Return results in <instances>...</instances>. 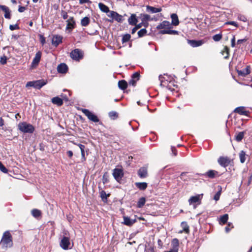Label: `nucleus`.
<instances>
[{"label": "nucleus", "instance_id": "1", "mask_svg": "<svg viewBox=\"0 0 252 252\" xmlns=\"http://www.w3.org/2000/svg\"><path fill=\"white\" fill-rule=\"evenodd\" d=\"M12 237L9 231H5L2 235L0 245L2 248H11L13 246Z\"/></svg>", "mask_w": 252, "mask_h": 252}, {"label": "nucleus", "instance_id": "2", "mask_svg": "<svg viewBox=\"0 0 252 252\" xmlns=\"http://www.w3.org/2000/svg\"><path fill=\"white\" fill-rule=\"evenodd\" d=\"M18 127L20 131L25 133H32L35 130L34 127L32 124L26 122H20L18 125Z\"/></svg>", "mask_w": 252, "mask_h": 252}, {"label": "nucleus", "instance_id": "3", "mask_svg": "<svg viewBox=\"0 0 252 252\" xmlns=\"http://www.w3.org/2000/svg\"><path fill=\"white\" fill-rule=\"evenodd\" d=\"M47 83V80L43 79L28 82L26 85L27 88L32 87L36 89H40Z\"/></svg>", "mask_w": 252, "mask_h": 252}, {"label": "nucleus", "instance_id": "4", "mask_svg": "<svg viewBox=\"0 0 252 252\" xmlns=\"http://www.w3.org/2000/svg\"><path fill=\"white\" fill-rule=\"evenodd\" d=\"M70 57L74 61L79 62L84 57V52L80 49H75L70 52Z\"/></svg>", "mask_w": 252, "mask_h": 252}, {"label": "nucleus", "instance_id": "5", "mask_svg": "<svg viewBox=\"0 0 252 252\" xmlns=\"http://www.w3.org/2000/svg\"><path fill=\"white\" fill-rule=\"evenodd\" d=\"M218 162L221 166L225 168L233 163V160L228 157L221 156L218 159Z\"/></svg>", "mask_w": 252, "mask_h": 252}, {"label": "nucleus", "instance_id": "6", "mask_svg": "<svg viewBox=\"0 0 252 252\" xmlns=\"http://www.w3.org/2000/svg\"><path fill=\"white\" fill-rule=\"evenodd\" d=\"M82 112L90 121L97 123L99 121L97 116L87 109H82Z\"/></svg>", "mask_w": 252, "mask_h": 252}, {"label": "nucleus", "instance_id": "7", "mask_svg": "<svg viewBox=\"0 0 252 252\" xmlns=\"http://www.w3.org/2000/svg\"><path fill=\"white\" fill-rule=\"evenodd\" d=\"M113 176L117 182H120L124 176V173L123 169L115 168L113 170Z\"/></svg>", "mask_w": 252, "mask_h": 252}, {"label": "nucleus", "instance_id": "8", "mask_svg": "<svg viewBox=\"0 0 252 252\" xmlns=\"http://www.w3.org/2000/svg\"><path fill=\"white\" fill-rule=\"evenodd\" d=\"M202 196L203 194H201L191 196L189 199V204H193L194 205V207L195 208V203H197V205H199L201 204Z\"/></svg>", "mask_w": 252, "mask_h": 252}, {"label": "nucleus", "instance_id": "9", "mask_svg": "<svg viewBox=\"0 0 252 252\" xmlns=\"http://www.w3.org/2000/svg\"><path fill=\"white\" fill-rule=\"evenodd\" d=\"M70 245V238L67 236H63L60 243V247L63 250H66L69 249Z\"/></svg>", "mask_w": 252, "mask_h": 252}, {"label": "nucleus", "instance_id": "10", "mask_svg": "<svg viewBox=\"0 0 252 252\" xmlns=\"http://www.w3.org/2000/svg\"><path fill=\"white\" fill-rule=\"evenodd\" d=\"M140 73L139 72H135L131 77L130 79L128 81V85L133 87H135L137 82L140 79Z\"/></svg>", "mask_w": 252, "mask_h": 252}, {"label": "nucleus", "instance_id": "11", "mask_svg": "<svg viewBox=\"0 0 252 252\" xmlns=\"http://www.w3.org/2000/svg\"><path fill=\"white\" fill-rule=\"evenodd\" d=\"M63 36L58 34H54L51 38L52 44L55 47H57L62 42Z\"/></svg>", "mask_w": 252, "mask_h": 252}, {"label": "nucleus", "instance_id": "12", "mask_svg": "<svg viewBox=\"0 0 252 252\" xmlns=\"http://www.w3.org/2000/svg\"><path fill=\"white\" fill-rule=\"evenodd\" d=\"M108 16L111 17L113 19H114L118 22L121 23L124 20L123 16L120 15L119 13L114 11H111L110 13L108 14Z\"/></svg>", "mask_w": 252, "mask_h": 252}, {"label": "nucleus", "instance_id": "13", "mask_svg": "<svg viewBox=\"0 0 252 252\" xmlns=\"http://www.w3.org/2000/svg\"><path fill=\"white\" fill-rule=\"evenodd\" d=\"M67 25L66 27V30L71 32L75 27V21L73 17H69L66 21Z\"/></svg>", "mask_w": 252, "mask_h": 252}, {"label": "nucleus", "instance_id": "14", "mask_svg": "<svg viewBox=\"0 0 252 252\" xmlns=\"http://www.w3.org/2000/svg\"><path fill=\"white\" fill-rule=\"evenodd\" d=\"M220 174L219 172L215 170H209L208 171L203 174L204 177L210 179H214L216 177H219Z\"/></svg>", "mask_w": 252, "mask_h": 252}, {"label": "nucleus", "instance_id": "15", "mask_svg": "<svg viewBox=\"0 0 252 252\" xmlns=\"http://www.w3.org/2000/svg\"><path fill=\"white\" fill-rule=\"evenodd\" d=\"M236 70L237 71V72L238 73V75L243 77L245 76L246 75L250 74L251 72L250 66H247L243 69H239V66H237L236 67Z\"/></svg>", "mask_w": 252, "mask_h": 252}, {"label": "nucleus", "instance_id": "16", "mask_svg": "<svg viewBox=\"0 0 252 252\" xmlns=\"http://www.w3.org/2000/svg\"><path fill=\"white\" fill-rule=\"evenodd\" d=\"M188 43L192 47H197L202 45L205 41L203 40H188Z\"/></svg>", "mask_w": 252, "mask_h": 252}, {"label": "nucleus", "instance_id": "17", "mask_svg": "<svg viewBox=\"0 0 252 252\" xmlns=\"http://www.w3.org/2000/svg\"><path fill=\"white\" fill-rule=\"evenodd\" d=\"M171 28V24L169 21H163L159 25L157 26V29L158 30L160 29H170Z\"/></svg>", "mask_w": 252, "mask_h": 252}, {"label": "nucleus", "instance_id": "18", "mask_svg": "<svg viewBox=\"0 0 252 252\" xmlns=\"http://www.w3.org/2000/svg\"><path fill=\"white\" fill-rule=\"evenodd\" d=\"M234 112L240 115H245L246 116H248L250 114V112L246 110L245 108L243 106L237 107L235 108Z\"/></svg>", "mask_w": 252, "mask_h": 252}, {"label": "nucleus", "instance_id": "19", "mask_svg": "<svg viewBox=\"0 0 252 252\" xmlns=\"http://www.w3.org/2000/svg\"><path fill=\"white\" fill-rule=\"evenodd\" d=\"M137 174L141 178H145L147 177L148 176L147 169L144 167L140 168L137 172Z\"/></svg>", "mask_w": 252, "mask_h": 252}, {"label": "nucleus", "instance_id": "20", "mask_svg": "<svg viewBox=\"0 0 252 252\" xmlns=\"http://www.w3.org/2000/svg\"><path fill=\"white\" fill-rule=\"evenodd\" d=\"M0 9L4 12V16L6 19H10L11 18L10 11L8 7L0 5Z\"/></svg>", "mask_w": 252, "mask_h": 252}, {"label": "nucleus", "instance_id": "21", "mask_svg": "<svg viewBox=\"0 0 252 252\" xmlns=\"http://www.w3.org/2000/svg\"><path fill=\"white\" fill-rule=\"evenodd\" d=\"M74 144L77 145L81 150V160L82 162H84L86 160V158L85 157V146L84 145H82L81 144H76L75 143H74Z\"/></svg>", "mask_w": 252, "mask_h": 252}, {"label": "nucleus", "instance_id": "22", "mask_svg": "<svg viewBox=\"0 0 252 252\" xmlns=\"http://www.w3.org/2000/svg\"><path fill=\"white\" fill-rule=\"evenodd\" d=\"M124 224L128 226H132L135 222H136V219L131 220L129 217L124 216Z\"/></svg>", "mask_w": 252, "mask_h": 252}, {"label": "nucleus", "instance_id": "23", "mask_svg": "<svg viewBox=\"0 0 252 252\" xmlns=\"http://www.w3.org/2000/svg\"><path fill=\"white\" fill-rule=\"evenodd\" d=\"M57 70L59 73H65L68 70V67L66 64H59L57 67Z\"/></svg>", "mask_w": 252, "mask_h": 252}, {"label": "nucleus", "instance_id": "24", "mask_svg": "<svg viewBox=\"0 0 252 252\" xmlns=\"http://www.w3.org/2000/svg\"><path fill=\"white\" fill-rule=\"evenodd\" d=\"M146 11L151 13H156L162 11L161 8H156L150 5L146 6Z\"/></svg>", "mask_w": 252, "mask_h": 252}, {"label": "nucleus", "instance_id": "25", "mask_svg": "<svg viewBox=\"0 0 252 252\" xmlns=\"http://www.w3.org/2000/svg\"><path fill=\"white\" fill-rule=\"evenodd\" d=\"M138 22V19L135 14H132L128 19V23L129 25L134 26Z\"/></svg>", "mask_w": 252, "mask_h": 252}, {"label": "nucleus", "instance_id": "26", "mask_svg": "<svg viewBox=\"0 0 252 252\" xmlns=\"http://www.w3.org/2000/svg\"><path fill=\"white\" fill-rule=\"evenodd\" d=\"M171 246L172 250L176 252H178L179 247V241L177 238H174L171 241Z\"/></svg>", "mask_w": 252, "mask_h": 252}, {"label": "nucleus", "instance_id": "27", "mask_svg": "<svg viewBox=\"0 0 252 252\" xmlns=\"http://www.w3.org/2000/svg\"><path fill=\"white\" fill-rule=\"evenodd\" d=\"M51 102L58 106H62L63 103V100L58 96L54 97L51 99Z\"/></svg>", "mask_w": 252, "mask_h": 252}, {"label": "nucleus", "instance_id": "28", "mask_svg": "<svg viewBox=\"0 0 252 252\" xmlns=\"http://www.w3.org/2000/svg\"><path fill=\"white\" fill-rule=\"evenodd\" d=\"M128 82L127 83L126 80H122L118 82V85L119 88L122 90H125L128 86Z\"/></svg>", "mask_w": 252, "mask_h": 252}, {"label": "nucleus", "instance_id": "29", "mask_svg": "<svg viewBox=\"0 0 252 252\" xmlns=\"http://www.w3.org/2000/svg\"><path fill=\"white\" fill-rule=\"evenodd\" d=\"M171 18L172 19L171 24L174 26H178L179 24V21L177 15L175 13H173L171 15Z\"/></svg>", "mask_w": 252, "mask_h": 252}, {"label": "nucleus", "instance_id": "30", "mask_svg": "<svg viewBox=\"0 0 252 252\" xmlns=\"http://www.w3.org/2000/svg\"><path fill=\"white\" fill-rule=\"evenodd\" d=\"M135 185L137 188L141 190H145L148 186L147 184L145 182H136Z\"/></svg>", "mask_w": 252, "mask_h": 252}, {"label": "nucleus", "instance_id": "31", "mask_svg": "<svg viewBox=\"0 0 252 252\" xmlns=\"http://www.w3.org/2000/svg\"><path fill=\"white\" fill-rule=\"evenodd\" d=\"M181 226L184 231V233L186 234H189V227L188 223L186 221H183L181 223Z\"/></svg>", "mask_w": 252, "mask_h": 252}, {"label": "nucleus", "instance_id": "32", "mask_svg": "<svg viewBox=\"0 0 252 252\" xmlns=\"http://www.w3.org/2000/svg\"><path fill=\"white\" fill-rule=\"evenodd\" d=\"M228 220V215L225 214L222 216H221L220 218L219 223L220 224L223 225L226 223Z\"/></svg>", "mask_w": 252, "mask_h": 252}, {"label": "nucleus", "instance_id": "33", "mask_svg": "<svg viewBox=\"0 0 252 252\" xmlns=\"http://www.w3.org/2000/svg\"><path fill=\"white\" fill-rule=\"evenodd\" d=\"M108 116L111 120H115L119 118V114L116 111H112L108 113Z\"/></svg>", "mask_w": 252, "mask_h": 252}, {"label": "nucleus", "instance_id": "34", "mask_svg": "<svg viewBox=\"0 0 252 252\" xmlns=\"http://www.w3.org/2000/svg\"><path fill=\"white\" fill-rule=\"evenodd\" d=\"M31 213L32 216L37 219L40 217L42 214L41 211L37 209L32 210Z\"/></svg>", "mask_w": 252, "mask_h": 252}, {"label": "nucleus", "instance_id": "35", "mask_svg": "<svg viewBox=\"0 0 252 252\" xmlns=\"http://www.w3.org/2000/svg\"><path fill=\"white\" fill-rule=\"evenodd\" d=\"M98 7L101 11L105 13H108L111 11L107 6L102 3H99Z\"/></svg>", "mask_w": 252, "mask_h": 252}, {"label": "nucleus", "instance_id": "36", "mask_svg": "<svg viewBox=\"0 0 252 252\" xmlns=\"http://www.w3.org/2000/svg\"><path fill=\"white\" fill-rule=\"evenodd\" d=\"M146 202V198L144 197H142L140 198L137 203V207L138 208H141L143 207L145 203Z\"/></svg>", "mask_w": 252, "mask_h": 252}, {"label": "nucleus", "instance_id": "37", "mask_svg": "<svg viewBox=\"0 0 252 252\" xmlns=\"http://www.w3.org/2000/svg\"><path fill=\"white\" fill-rule=\"evenodd\" d=\"M245 133V131H241L238 132V133H236L235 137V140L238 142L241 141L244 138Z\"/></svg>", "mask_w": 252, "mask_h": 252}, {"label": "nucleus", "instance_id": "38", "mask_svg": "<svg viewBox=\"0 0 252 252\" xmlns=\"http://www.w3.org/2000/svg\"><path fill=\"white\" fill-rule=\"evenodd\" d=\"M41 57V53L40 52H38L36 53L35 57L34 58L32 63H39L40 62Z\"/></svg>", "mask_w": 252, "mask_h": 252}, {"label": "nucleus", "instance_id": "39", "mask_svg": "<svg viewBox=\"0 0 252 252\" xmlns=\"http://www.w3.org/2000/svg\"><path fill=\"white\" fill-rule=\"evenodd\" d=\"M90 20L89 18L85 17L83 18L81 21V24L83 27L88 26L90 23Z\"/></svg>", "mask_w": 252, "mask_h": 252}, {"label": "nucleus", "instance_id": "40", "mask_svg": "<svg viewBox=\"0 0 252 252\" xmlns=\"http://www.w3.org/2000/svg\"><path fill=\"white\" fill-rule=\"evenodd\" d=\"M246 153L244 151H241L239 153V158L241 163H244L246 161Z\"/></svg>", "mask_w": 252, "mask_h": 252}, {"label": "nucleus", "instance_id": "41", "mask_svg": "<svg viewBox=\"0 0 252 252\" xmlns=\"http://www.w3.org/2000/svg\"><path fill=\"white\" fill-rule=\"evenodd\" d=\"M159 80L160 81V85L164 87L166 86L167 85L168 81L167 80H165V78L163 77L161 75H160L158 77Z\"/></svg>", "mask_w": 252, "mask_h": 252}, {"label": "nucleus", "instance_id": "42", "mask_svg": "<svg viewBox=\"0 0 252 252\" xmlns=\"http://www.w3.org/2000/svg\"><path fill=\"white\" fill-rule=\"evenodd\" d=\"M147 30L146 29H142L138 32V35L139 37H142L145 35L147 33Z\"/></svg>", "mask_w": 252, "mask_h": 252}, {"label": "nucleus", "instance_id": "43", "mask_svg": "<svg viewBox=\"0 0 252 252\" xmlns=\"http://www.w3.org/2000/svg\"><path fill=\"white\" fill-rule=\"evenodd\" d=\"M234 227L232 223L228 222L227 226L225 227V230L226 233H228L230 230Z\"/></svg>", "mask_w": 252, "mask_h": 252}, {"label": "nucleus", "instance_id": "44", "mask_svg": "<svg viewBox=\"0 0 252 252\" xmlns=\"http://www.w3.org/2000/svg\"><path fill=\"white\" fill-rule=\"evenodd\" d=\"M222 38V34L221 33L217 34L213 36V39L215 41H219Z\"/></svg>", "mask_w": 252, "mask_h": 252}, {"label": "nucleus", "instance_id": "45", "mask_svg": "<svg viewBox=\"0 0 252 252\" xmlns=\"http://www.w3.org/2000/svg\"><path fill=\"white\" fill-rule=\"evenodd\" d=\"M131 36L129 34H126L123 35L122 38L123 42H126L129 41L130 39Z\"/></svg>", "mask_w": 252, "mask_h": 252}, {"label": "nucleus", "instance_id": "46", "mask_svg": "<svg viewBox=\"0 0 252 252\" xmlns=\"http://www.w3.org/2000/svg\"><path fill=\"white\" fill-rule=\"evenodd\" d=\"M108 173L107 172H105L102 177V181L103 184L107 183L109 181L108 179Z\"/></svg>", "mask_w": 252, "mask_h": 252}, {"label": "nucleus", "instance_id": "47", "mask_svg": "<svg viewBox=\"0 0 252 252\" xmlns=\"http://www.w3.org/2000/svg\"><path fill=\"white\" fill-rule=\"evenodd\" d=\"M100 197L101 198V199L102 200H103L104 199H107V197L108 196H109V194H107L106 192L104 191V190H102L100 192Z\"/></svg>", "mask_w": 252, "mask_h": 252}, {"label": "nucleus", "instance_id": "48", "mask_svg": "<svg viewBox=\"0 0 252 252\" xmlns=\"http://www.w3.org/2000/svg\"><path fill=\"white\" fill-rule=\"evenodd\" d=\"M0 170L4 173L8 172L7 169L3 165L1 161H0Z\"/></svg>", "mask_w": 252, "mask_h": 252}, {"label": "nucleus", "instance_id": "49", "mask_svg": "<svg viewBox=\"0 0 252 252\" xmlns=\"http://www.w3.org/2000/svg\"><path fill=\"white\" fill-rule=\"evenodd\" d=\"M142 20L143 22L150 20V16L147 14L142 15Z\"/></svg>", "mask_w": 252, "mask_h": 252}, {"label": "nucleus", "instance_id": "50", "mask_svg": "<svg viewBox=\"0 0 252 252\" xmlns=\"http://www.w3.org/2000/svg\"><path fill=\"white\" fill-rule=\"evenodd\" d=\"M9 29L11 31H13L15 30H18L19 29V27L18 24H15V25H10L9 26Z\"/></svg>", "mask_w": 252, "mask_h": 252}, {"label": "nucleus", "instance_id": "51", "mask_svg": "<svg viewBox=\"0 0 252 252\" xmlns=\"http://www.w3.org/2000/svg\"><path fill=\"white\" fill-rule=\"evenodd\" d=\"M238 19H239V20H240L241 21L245 22H246L247 20V18L245 16L241 15V14L238 15Z\"/></svg>", "mask_w": 252, "mask_h": 252}, {"label": "nucleus", "instance_id": "52", "mask_svg": "<svg viewBox=\"0 0 252 252\" xmlns=\"http://www.w3.org/2000/svg\"><path fill=\"white\" fill-rule=\"evenodd\" d=\"M221 191L220 190L218 191L214 196V199L216 201H218L219 200L220 196Z\"/></svg>", "mask_w": 252, "mask_h": 252}, {"label": "nucleus", "instance_id": "53", "mask_svg": "<svg viewBox=\"0 0 252 252\" xmlns=\"http://www.w3.org/2000/svg\"><path fill=\"white\" fill-rule=\"evenodd\" d=\"M61 16L63 19H66L68 17L67 13L65 11L63 10H62L61 12Z\"/></svg>", "mask_w": 252, "mask_h": 252}, {"label": "nucleus", "instance_id": "54", "mask_svg": "<svg viewBox=\"0 0 252 252\" xmlns=\"http://www.w3.org/2000/svg\"><path fill=\"white\" fill-rule=\"evenodd\" d=\"M225 25H231L235 26V27H238V25L237 23L234 21H228L225 23Z\"/></svg>", "mask_w": 252, "mask_h": 252}, {"label": "nucleus", "instance_id": "55", "mask_svg": "<svg viewBox=\"0 0 252 252\" xmlns=\"http://www.w3.org/2000/svg\"><path fill=\"white\" fill-rule=\"evenodd\" d=\"M7 61V57L3 56L0 58V63H6Z\"/></svg>", "mask_w": 252, "mask_h": 252}, {"label": "nucleus", "instance_id": "56", "mask_svg": "<svg viewBox=\"0 0 252 252\" xmlns=\"http://www.w3.org/2000/svg\"><path fill=\"white\" fill-rule=\"evenodd\" d=\"M168 34H178V32L177 31H175V30H171L170 29H169V32H168Z\"/></svg>", "mask_w": 252, "mask_h": 252}, {"label": "nucleus", "instance_id": "57", "mask_svg": "<svg viewBox=\"0 0 252 252\" xmlns=\"http://www.w3.org/2000/svg\"><path fill=\"white\" fill-rule=\"evenodd\" d=\"M40 40L42 45H44L46 42L45 37L43 35H40Z\"/></svg>", "mask_w": 252, "mask_h": 252}, {"label": "nucleus", "instance_id": "58", "mask_svg": "<svg viewBox=\"0 0 252 252\" xmlns=\"http://www.w3.org/2000/svg\"><path fill=\"white\" fill-rule=\"evenodd\" d=\"M86 3H91V1L90 0H79V3L80 4H82Z\"/></svg>", "mask_w": 252, "mask_h": 252}, {"label": "nucleus", "instance_id": "59", "mask_svg": "<svg viewBox=\"0 0 252 252\" xmlns=\"http://www.w3.org/2000/svg\"><path fill=\"white\" fill-rule=\"evenodd\" d=\"M169 29H163L159 32V33L162 34H168Z\"/></svg>", "mask_w": 252, "mask_h": 252}, {"label": "nucleus", "instance_id": "60", "mask_svg": "<svg viewBox=\"0 0 252 252\" xmlns=\"http://www.w3.org/2000/svg\"><path fill=\"white\" fill-rule=\"evenodd\" d=\"M38 64H32V65H31V66L30 67V69L32 71L34 69L36 68Z\"/></svg>", "mask_w": 252, "mask_h": 252}, {"label": "nucleus", "instance_id": "61", "mask_svg": "<svg viewBox=\"0 0 252 252\" xmlns=\"http://www.w3.org/2000/svg\"><path fill=\"white\" fill-rule=\"evenodd\" d=\"M171 150L173 154H174V156H176L177 155V150L175 147H172Z\"/></svg>", "mask_w": 252, "mask_h": 252}, {"label": "nucleus", "instance_id": "62", "mask_svg": "<svg viewBox=\"0 0 252 252\" xmlns=\"http://www.w3.org/2000/svg\"><path fill=\"white\" fill-rule=\"evenodd\" d=\"M222 54H223V55H224L225 56H224L225 58H226L228 57V52L227 48H225V51L223 52Z\"/></svg>", "mask_w": 252, "mask_h": 252}, {"label": "nucleus", "instance_id": "63", "mask_svg": "<svg viewBox=\"0 0 252 252\" xmlns=\"http://www.w3.org/2000/svg\"><path fill=\"white\" fill-rule=\"evenodd\" d=\"M26 9V8L24 6H20L18 8V11L19 12H24Z\"/></svg>", "mask_w": 252, "mask_h": 252}, {"label": "nucleus", "instance_id": "64", "mask_svg": "<svg viewBox=\"0 0 252 252\" xmlns=\"http://www.w3.org/2000/svg\"><path fill=\"white\" fill-rule=\"evenodd\" d=\"M67 155L68 156V157L69 158H71L73 156V152L71 151H68L67 152Z\"/></svg>", "mask_w": 252, "mask_h": 252}]
</instances>
